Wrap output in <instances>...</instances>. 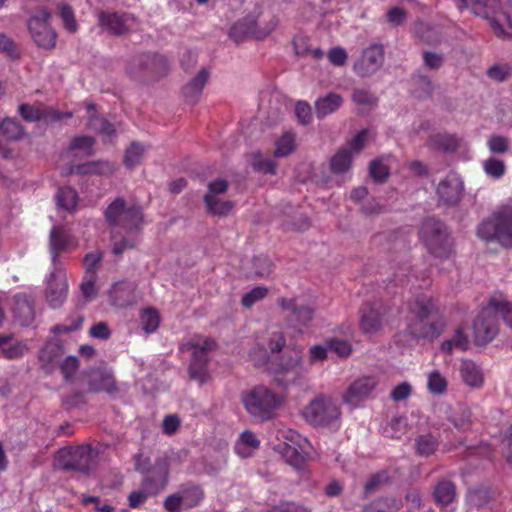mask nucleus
<instances>
[{"instance_id": "f257e3e1", "label": "nucleus", "mask_w": 512, "mask_h": 512, "mask_svg": "<svg viewBox=\"0 0 512 512\" xmlns=\"http://www.w3.org/2000/svg\"><path fill=\"white\" fill-rule=\"evenodd\" d=\"M105 218L112 227V251L115 255L136 245V234L143 224L139 205L126 204L123 199L117 198L107 207Z\"/></svg>"}, {"instance_id": "f03ea898", "label": "nucleus", "mask_w": 512, "mask_h": 512, "mask_svg": "<svg viewBox=\"0 0 512 512\" xmlns=\"http://www.w3.org/2000/svg\"><path fill=\"white\" fill-rule=\"evenodd\" d=\"M444 322L438 318V308L429 296H419L409 304L406 319V333L413 339L437 338L444 329Z\"/></svg>"}, {"instance_id": "7ed1b4c3", "label": "nucleus", "mask_w": 512, "mask_h": 512, "mask_svg": "<svg viewBox=\"0 0 512 512\" xmlns=\"http://www.w3.org/2000/svg\"><path fill=\"white\" fill-rule=\"evenodd\" d=\"M241 402L246 412L255 420L268 421L285 402V396L265 385H256L241 393Z\"/></svg>"}, {"instance_id": "20e7f679", "label": "nucleus", "mask_w": 512, "mask_h": 512, "mask_svg": "<svg viewBox=\"0 0 512 512\" xmlns=\"http://www.w3.org/2000/svg\"><path fill=\"white\" fill-rule=\"evenodd\" d=\"M273 380L280 386L288 387L299 383L308 373L303 360V349L295 346L289 348L268 368Z\"/></svg>"}, {"instance_id": "39448f33", "label": "nucleus", "mask_w": 512, "mask_h": 512, "mask_svg": "<svg viewBox=\"0 0 512 512\" xmlns=\"http://www.w3.org/2000/svg\"><path fill=\"white\" fill-rule=\"evenodd\" d=\"M477 235L487 242L512 248V207L503 206L494 210L478 225Z\"/></svg>"}, {"instance_id": "423d86ee", "label": "nucleus", "mask_w": 512, "mask_h": 512, "mask_svg": "<svg viewBox=\"0 0 512 512\" xmlns=\"http://www.w3.org/2000/svg\"><path fill=\"white\" fill-rule=\"evenodd\" d=\"M214 348L215 342L202 335H194L182 345V349L192 356L189 375L191 379L201 385L207 384L211 380L210 372L207 369V361L209 353Z\"/></svg>"}, {"instance_id": "0eeeda50", "label": "nucleus", "mask_w": 512, "mask_h": 512, "mask_svg": "<svg viewBox=\"0 0 512 512\" xmlns=\"http://www.w3.org/2000/svg\"><path fill=\"white\" fill-rule=\"evenodd\" d=\"M302 416L315 427H338L341 420V408L336 399L320 395L303 408Z\"/></svg>"}, {"instance_id": "6e6552de", "label": "nucleus", "mask_w": 512, "mask_h": 512, "mask_svg": "<svg viewBox=\"0 0 512 512\" xmlns=\"http://www.w3.org/2000/svg\"><path fill=\"white\" fill-rule=\"evenodd\" d=\"M507 300L499 295L492 297L488 304L481 310L473 323V332L477 344L490 342L497 334V318L500 316V308H507Z\"/></svg>"}, {"instance_id": "1a4fd4ad", "label": "nucleus", "mask_w": 512, "mask_h": 512, "mask_svg": "<svg viewBox=\"0 0 512 512\" xmlns=\"http://www.w3.org/2000/svg\"><path fill=\"white\" fill-rule=\"evenodd\" d=\"M277 438L282 442L279 445V452L286 461L296 469H301L309 457V442L293 429H281Z\"/></svg>"}, {"instance_id": "9d476101", "label": "nucleus", "mask_w": 512, "mask_h": 512, "mask_svg": "<svg viewBox=\"0 0 512 512\" xmlns=\"http://www.w3.org/2000/svg\"><path fill=\"white\" fill-rule=\"evenodd\" d=\"M420 237L429 251L437 257H446L451 252V242L446 228L437 220L427 219L424 221Z\"/></svg>"}, {"instance_id": "9b49d317", "label": "nucleus", "mask_w": 512, "mask_h": 512, "mask_svg": "<svg viewBox=\"0 0 512 512\" xmlns=\"http://www.w3.org/2000/svg\"><path fill=\"white\" fill-rule=\"evenodd\" d=\"M454 5L462 10L469 8L473 14L483 17L490 21L495 34L499 37H512V33L506 32L501 23V19L497 18L499 0H452Z\"/></svg>"}, {"instance_id": "f8f14e48", "label": "nucleus", "mask_w": 512, "mask_h": 512, "mask_svg": "<svg viewBox=\"0 0 512 512\" xmlns=\"http://www.w3.org/2000/svg\"><path fill=\"white\" fill-rule=\"evenodd\" d=\"M370 137L369 130H362L355 135L346 146L340 148L330 160V169L335 174L346 173L352 164L355 155L365 147Z\"/></svg>"}, {"instance_id": "ddd939ff", "label": "nucleus", "mask_w": 512, "mask_h": 512, "mask_svg": "<svg viewBox=\"0 0 512 512\" xmlns=\"http://www.w3.org/2000/svg\"><path fill=\"white\" fill-rule=\"evenodd\" d=\"M379 384L377 376L362 375L355 378L342 394V401L350 409H356L365 402Z\"/></svg>"}, {"instance_id": "4468645a", "label": "nucleus", "mask_w": 512, "mask_h": 512, "mask_svg": "<svg viewBox=\"0 0 512 512\" xmlns=\"http://www.w3.org/2000/svg\"><path fill=\"white\" fill-rule=\"evenodd\" d=\"M50 14L41 10L28 21V29L34 42L41 48L51 49L56 44V33L49 25Z\"/></svg>"}, {"instance_id": "2eb2a0df", "label": "nucleus", "mask_w": 512, "mask_h": 512, "mask_svg": "<svg viewBox=\"0 0 512 512\" xmlns=\"http://www.w3.org/2000/svg\"><path fill=\"white\" fill-rule=\"evenodd\" d=\"M68 293L66 273L61 265H52V269L46 277V299L51 307L61 306Z\"/></svg>"}, {"instance_id": "dca6fc26", "label": "nucleus", "mask_w": 512, "mask_h": 512, "mask_svg": "<svg viewBox=\"0 0 512 512\" xmlns=\"http://www.w3.org/2000/svg\"><path fill=\"white\" fill-rule=\"evenodd\" d=\"M92 459L89 446L66 447L60 449L56 456V463L63 469L85 470Z\"/></svg>"}, {"instance_id": "f3484780", "label": "nucleus", "mask_w": 512, "mask_h": 512, "mask_svg": "<svg viewBox=\"0 0 512 512\" xmlns=\"http://www.w3.org/2000/svg\"><path fill=\"white\" fill-rule=\"evenodd\" d=\"M387 309L380 303L367 305L363 308L360 318V329L365 335L379 333L386 323Z\"/></svg>"}, {"instance_id": "a211bd4d", "label": "nucleus", "mask_w": 512, "mask_h": 512, "mask_svg": "<svg viewBox=\"0 0 512 512\" xmlns=\"http://www.w3.org/2000/svg\"><path fill=\"white\" fill-rule=\"evenodd\" d=\"M463 191V181L456 173H449L437 186L439 200L446 205H456L461 200Z\"/></svg>"}, {"instance_id": "6ab92c4d", "label": "nucleus", "mask_w": 512, "mask_h": 512, "mask_svg": "<svg viewBox=\"0 0 512 512\" xmlns=\"http://www.w3.org/2000/svg\"><path fill=\"white\" fill-rule=\"evenodd\" d=\"M384 51L380 45H371L364 50L354 65L355 71L361 76L375 73L383 64Z\"/></svg>"}, {"instance_id": "aec40b11", "label": "nucleus", "mask_w": 512, "mask_h": 512, "mask_svg": "<svg viewBox=\"0 0 512 512\" xmlns=\"http://www.w3.org/2000/svg\"><path fill=\"white\" fill-rule=\"evenodd\" d=\"M100 26L113 35L126 33L135 24V18L131 14L100 12L98 15Z\"/></svg>"}, {"instance_id": "412c9836", "label": "nucleus", "mask_w": 512, "mask_h": 512, "mask_svg": "<svg viewBox=\"0 0 512 512\" xmlns=\"http://www.w3.org/2000/svg\"><path fill=\"white\" fill-rule=\"evenodd\" d=\"M77 240L64 228L55 226L50 232V252L52 265H60L58 255L63 251H70L77 247Z\"/></svg>"}, {"instance_id": "4be33fe9", "label": "nucleus", "mask_w": 512, "mask_h": 512, "mask_svg": "<svg viewBox=\"0 0 512 512\" xmlns=\"http://www.w3.org/2000/svg\"><path fill=\"white\" fill-rule=\"evenodd\" d=\"M109 299L113 306L125 308L138 302L139 295L133 284L121 281L115 283L109 291Z\"/></svg>"}, {"instance_id": "5701e85b", "label": "nucleus", "mask_w": 512, "mask_h": 512, "mask_svg": "<svg viewBox=\"0 0 512 512\" xmlns=\"http://www.w3.org/2000/svg\"><path fill=\"white\" fill-rule=\"evenodd\" d=\"M87 377L88 388L92 392L113 394L117 391L113 373L107 368L92 369L88 372Z\"/></svg>"}, {"instance_id": "b1692460", "label": "nucleus", "mask_w": 512, "mask_h": 512, "mask_svg": "<svg viewBox=\"0 0 512 512\" xmlns=\"http://www.w3.org/2000/svg\"><path fill=\"white\" fill-rule=\"evenodd\" d=\"M254 16L257 17V26H255L254 39L263 40L267 38L278 26L279 17L270 8L256 7Z\"/></svg>"}, {"instance_id": "393cba45", "label": "nucleus", "mask_w": 512, "mask_h": 512, "mask_svg": "<svg viewBox=\"0 0 512 512\" xmlns=\"http://www.w3.org/2000/svg\"><path fill=\"white\" fill-rule=\"evenodd\" d=\"M168 475L169 470L167 463L165 461H159L143 480V486L145 488L150 487V492L158 494L167 486Z\"/></svg>"}, {"instance_id": "a878e982", "label": "nucleus", "mask_w": 512, "mask_h": 512, "mask_svg": "<svg viewBox=\"0 0 512 512\" xmlns=\"http://www.w3.org/2000/svg\"><path fill=\"white\" fill-rule=\"evenodd\" d=\"M462 381L473 389H480L484 384V372L482 368L472 360H462L459 368Z\"/></svg>"}, {"instance_id": "bb28decb", "label": "nucleus", "mask_w": 512, "mask_h": 512, "mask_svg": "<svg viewBox=\"0 0 512 512\" xmlns=\"http://www.w3.org/2000/svg\"><path fill=\"white\" fill-rule=\"evenodd\" d=\"M255 26H257V17L254 16L253 11L232 25L229 36L237 43L248 38H254Z\"/></svg>"}, {"instance_id": "cd10ccee", "label": "nucleus", "mask_w": 512, "mask_h": 512, "mask_svg": "<svg viewBox=\"0 0 512 512\" xmlns=\"http://www.w3.org/2000/svg\"><path fill=\"white\" fill-rule=\"evenodd\" d=\"M210 78V71L207 68H201L195 77H193L184 87L183 93L189 103H196Z\"/></svg>"}, {"instance_id": "c85d7f7f", "label": "nucleus", "mask_w": 512, "mask_h": 512, "mask_svg": "<svg viewBox=\"0 0 512 512\" xmlns=\"http://www.w3.org/2000/svg\"><path fill=\"white\" fill-rule=\"evenodd\" d=\"M279 305L284 311H290L299 324L306 328L313 319V311L309 307L302 306L298 303L297 298H282Z\"/></svg>"}, {"instance_id": "c756f323", "label": "nucleus", "mask_w": 512, "mask_h": 512, "mask_svg": "<svg viewBox=\"0 0 512 512\" xmlns=\"http://www.w3.org/2000/svg\"><path fill=\"white\" fill-rule=\"evenodd\" d=\"M259 446L260 440L258 437L252 431L245 430L239 435L234 449L237 455L247 458L252 456Z\"/></svg>"}, {"instance_id": "7c9ffc66", "label": "nucleus", "mask_w": 512, "mask_h": 512, "mask_svg": "<svg viewBox=\"0 0 512 512\" xmlns=\"http://www.w3.org/2000/svg\"><path fill=\"white\" fill-rule=\"evenodd\" d=\"M19 112L21 116L27 121H36L42 117L45 119V121H60L64 118H70L72 116L71 113H60L56 110H50L45 114H42L40 110L25 104L19 107Z\"/></svg>"}, {"instance_id": "2f4dec72", "label": "nucleus", "mask_w": 512, "mask_h": 512, "mask_svg": "<svg viewBox=\"0 0 512 512\" xmlns=\"http://www.w3.org/2000/svg\"><path fill=\"white\" fill-rule=\"evenodd\" d=\"M343 99L339 94L328 93L315 102V112L318 118H324L339 109Z\"/></svg>"}, {"instance_id": "473e14b6", "label": "nucleus", "mask_w": 512, "mask_h": 512, "mask_svg": "<svg viewBox=\"0 0 512 512\" xmlns=\"http://www.w3.org/2000/svg\"><path fill=\"white\" fill-rule=\"evenodd\" d=\"M296 148L295 134L286 131L275 140V157H286L294 152Z\"/></svg>"}, {"instance_id": "72a5a7b5", "label": "nucleus", "mask_w": 512, "mask_h": 512, "mask_svg": "<svg viewBox=\"0 0 512 512\" xmlns=\"http://www.w3.org/2000/svg\"><path fill=\"white\" fill-rule=\"evenodd\" d=\"M448 381L439 370H432L427 374V390L433 395H442L446 392Z\"/></svg>"}, {"instance_id": "f704fd0d", "label": "nucleus", "mask_w": 512, "mask_h": 512, "mask_svg": "<svg viewBox=\"0 0 512 512\" xmlns=\"http://www.w3.org/2000/svg\"><path fill=\"white\" fill-rule=\"evenodd\" d=\"M145 152V145L138 142L131 143V145L126 149L124 154V165L129 169H132L135 166L139 165L141 160L143 159Z\"/></svg>"}, {"instance_id": "c9c22d12", "label": "nucleus", "mask_w": 512, "mask_h": 512, "mask_svg": "<svg viewBox=\"0 0 512 512\" xmlns=\"http://www.w3.org/2000/svg\"><path fill=\"white\" fill-rule=\"evenodd\" d=\"M115 171V165L110 162H95L84 165L72 167L70 173H98V174H111Z\"/></svg>"}, {"instance_id": "e433bc0d", "label": "nucleus", "mask_w": 512, "mask_h": 512, "mask_svg": "<svg viewBox=\"0 0 512 512\" xmlns=\"http://www.w3.org/2000/svg\"><path fill=\"white\" fill-rule=\"evenodd\" d=\"M251 165L255 171L261 173L275 174L276 172L275 161L261 152H255L252 154Z\"/></svg>"}, {"instance_id": "4c0bfd02", "label": "nucleus", "mask_w": 512, "mask_h": 512, "mask_svg": "<svg viewBox=\"0 0 512 512\" xmlns=\"http://www.w3.org/2000/svg\"><path fill=\"white\" fill-rule=\"evenodd\" d=\"M434 497L441 506L450 504L455 498L454 485L449 481L439 482L435 487Z\"/></svg>"}, {"instance_id": "58836bf2", "label": "nucleus", "mask_w": 512, "mask_h": 512, "mask_svg": "<svg viewBox=\"0 0 512 512\" xmlns=\"http://www.w3.org/2000/svg\"><path fill=\"white\" fill-rule=\"evenodd\" d=\"M468 347L469 340L460 329L456 330L451 339H448L441 344V350L445 353H451L456 349L467 350Z\"/></svg>"}, {"instance_id": "ea45409f", "label": "nucleus", "mask_w": 512, "mask_h": 512, "mask_svg": "<svg viewBox=\"0 0 512 512\" xmlns=\"http://www.w3.org/2000/svg\"><path fill=\"white\" fill-rule=\"evenodd\" d=\"M140 323L146 333H153L159 327L160 316L156 310L146 308L140 314Z\"/></svg>"}, {"instance_id": "a19ab883", "label": "nucleus", "mask_w": 512, "mask_h": 512, "mask_svg": "<svg viewBox=\"0 0 512 512\" xmlns=\"http://www.w3.org/2000/svg\"><path fill=\"white\" fill-rule=\"evenodd\" d=\"M204 200L208 211L214 215L226 216L233 210V203L230 201L212 199L211 196H205Z\"/></svg>"}, {"instance_id": "79ce46f5", "label": "nucleus", "mask_w": 512, "mask_h": 512, "mask_svg": "<svg viewBox=\"0 0 512 512\" xmlns=\"http://www.w3.org/2000/svg\"><path fill=\"white\" fill-rule=\"evenodd\" d=\"M58 206L65 210H72L77 205V193L71 187H64L60 189L56 195Z\"/></svg>"}, {"instance_id": "37998d69", "label": "nucleus", "mask_w": 512, "mask_h": 512, "mask_svg": "<svg viewBox=\"0 0 512 512\" xmlns=\"http://www.w3.org/2000/svg\"><path fill=\"white\" fill-rule=\"evenodd\" d=\"M0 132L3 136L10 140H18L22 138L24 131L21 125L14 119H4L0 123Z\"/></svg>"}, {"instance_id": "c03bdc74", "label": "nucleus", "mask_w": 512, "mask_h": 512, "mask_svg": "<svg viewBox=\"0 0 512 512\" xmlns=\"http://www.w3.org/2000/svg\"><path fill=\"white\" fill-rule=\"evenodd\" d=\"M94 140L88 136L76 137L70 144L69 151L75 155H90L93 151Z\"/></svg>"}, {"instance_id": "a18cd8bd", "label": "nucleus", "mask_w": 512, "mask_h": 512, "mask_svg": "<svg viewBox=\"0 0 512 512\" xmlns=\"http://www.w3.org/2000/svg\"><path fill=\"white\" fill-rule=\"evenodd\" d=\"M182 501L184 503V508H191L200 503L203 498V492L199 487H185L179 491Z\"/></svg>"}, {"instance_id": "49530a36", "label": "nucleus", "mask_w": 512, "mask_h": 512, "mask_svg": "<svg viewBox=\"0 0 512 512\" xmlns=\"http://www.w3.org/2000/svg\"><path fill=\"white\" fill-rule=\"evenodd\" d=\"M432 145L444 151H454L459 144L458 139L450 134H437L431 139Z\"/></svg>"}, {"instance_id": "de8ad7c7", "label": "nucleus", "mask_w": 512, "mask_h": 512, "mask_svg": "<svg viewBox=\"0 0 512 512\" xmlns=\"http://www.w3.org/2000/svg\"><path fill=\"white\" fill-rule=\"evenodd\" d=\"M15 314L21 325H29L34 319L32 305L27 301H18L15 307Z\"/></svg>"}, {"instance_id": "09e8293b", "label": "nucleus", "mask_w": 512, "mask_h": 512, "mask_svg": "<svg viewBox=\"0 0 512 512\" xmlns=\"http://www.w3.org/2000/svg\"><path fill=\"white\" fill-rule=\"evenodd\" d=\"M483 169L488 176L499 179L505 173V164L502 160L489 158L483 162Z\"/></svg>"}, {"instance_id": "8fccbe9b", "label": "nucleus", "mask_w": 512, "mask_h": 512, "mask_svg": "<svg viewBox=\"0 0 512 512\" xmlns=\"http://www.w3.org/2000/svg\"><path fill=\"white\" fill-rule=\"evenodd\" d=\"M437 441L431 435L420 436L416 441L417 453L422 456L433 454L437 448Z\"/></svg>"}, {"instance_id": "3c124183", "label": "nucleus", "mask_w": 512, "mask_h": 512, "mask_svg": "<svg viewBox=\"0 0 512 512\" xmlns=\"http://www.w3.org/2000/svg\"><path fill=\"white\" fill-rule=\"evenodd\" d=\"M406 425L407 423L404 418H393L388 427L385 428V434L391 438H400L406 432Z\"/></svg>"}, {"instance_id": "603ef678", "label": "nucleus", "mask_w": 512, "mask_h": 512, "mask_svg": "<svg viewBox=\"0 0 512 512\" xmlns=\"http://www.w3.org/2000/svg\"><path fill=\"white\" fill-rule=\"evenodd\" d=\"M267 292H268L267 288H265L263 286H259V287L252 289L251 291L245 293L242 297L243 306L250 308L255 303H257L258 301L265 298V296L267 295Z\"/></svg>"}, {"instance_id": "864d4df0", "label": "nucleus", "mask_w": 512, "mask_h": 512, "mask_svg": "<svg viewBox=\"0 0 512 512\" xmlns=\"http://www.w3.org/2000/svg\"><path fill=\"white\" fill-rule=\"evenodd\" d=\"M27 351V346L23 342H15L7 345V342L1 347V352L8 359L23 356Z\"/></svg>"}, {"instance_id": "5fc2aeb1", "label": "nucleus", "mask_w": 512, "mask_h": 512, "mask_svg": "<svg viewBox=\"0 0 512 512\" xmlns=\"http://www.w3.org/2000/svg\"><path fill=\"white\" fill-rule=\"evenodd\" d=\"M398 504L394 499H383L374 502L364 512H396Z\"/></svg>"}, {"instance_id": "6e6d98bb", "label": "nucleus", "mask_w": 512, "mask_h": 512, "mask_svg": "<svg viewBox=\"0 0 512 512\" xmlns=\"http://www.w3.org/2000/svg\"><path fill=\"white\" fill-rule=\"evenodd\" d=\"M96 273L85 274L81 283V292L86 300H91L96 295Z\"/></svg>"}, {"instance_id": "4d7b16f0", "label": "nucleus", "mask_w": 512, "mask_h": 512, "mask_svg": "<svg viewBox=\"0 0 512 512\" xmlns=\"http://www.w3.org/2000/svg\"><path fill=\"white\" fill-rule=\"evenodd\" d=\"M156 493L150 492V487L145 488L143 485L141 489L133 491L128 497L129 505L132 508H137L142 505L149 496L155 495Z\"/></svg>"}, {"instance_id": "13d9d810", "label": "nucleus", "mask_w": 512, "mask_h": 512, "mask_svg": "<svg viewBox=\"0 0 512 512\" xmlns=\"http://www.w3.org/2000/svg\"><path fill=\"white\" fill-rule=\"evenodd\" d=\"M389 166L383 160L373 161L370 165V174L376 181H383L389 175Z\"/></svg>"}, {"instance_id": "bf43d9fd", "label": "nucleus", "mask_w": 512, "mask_h": 512, "mask_svg": "<svg viewBox=\"0 0 512 512\" xmlns=\"http://www.w3.org/2000/svg\"><path fill=\"white\" fill-rule=\"evenodd\" d=\"M254 274L260 277L271 272L272 263L266 256H257L253 259Z\"/></svg>"}, {"instance_id": "052dcab7", "label": "nucleus", "mask_w": 512, "mask_h": 512, "mask_svg": "<svg viewBox=\"0 0 512 512\" xmlns=\"http://www.w3.org/2000/svg\"><path fill=\"white\" fill-rule=\"evenodd\" d=\"M329 351L340 357H348L352 352L351 344L345 340L334 339L328 342Z\"/></svg>"}, {"instance_id": "680f3d73", "label": "nucleus", "mask_w": 512, "mask_h": 512, "mask_svg": "<svg viewBox=\"0 0 512 512\" xmlns=\"http://www.w3.org/2000/svg\"><path fill=\"white\" fill-rule=\"evenodd\" d=\"M89 126L96 130V131H99L100 133L108 136V137H111L115 130L114 128L112 127V125L110 123H108L105 119L103 118H97V117H90L89 118Z\"/></svg>"}, {"instance_id": "e2e57ef3", "label": "nucleus", "mask_w": 512, "mask_h": 512, "mask_svg": "<svg viewBox=\"0 0 512 512\" xmlns=\"http://www.w3.org/2000/svg\"><path fill=\"white\" fill-rule=\"evenodd\" d=\"M249 358L255 366L261 367L265 365L268 359L266 348L260 344L255 345L249 353Z\"/></svg>"}, {"instance_id": "0e129e2a", "label": "nucleus", "mask_w": 512, "mask_h": 512, "mask_svg": "<svg viewBox=\"0 0 512 512\" xmlns=\"http://www.w3.org/2000/svg\"><path fill=\"white\" fill-rule=\"evenodd\" d=\"M60 15L63 20L65 28L69 32H75L77 30V23L74 18V13L72 9L67 5H62L60 7Z\"/></svg>"}, {"instance_id": "69168bd1", "label": "nucleus", "mask_w": 512, "mask_h": 512, "mask_svg": "<svg viewBox=\"0 0 512 512\" xmlns=\"http://www.w3.org/2000/svg\"><path fill=\"white\" fill-rule=\"evenodd\" d=\"M327 57L330 63L333 64L334 66H343L348 59V55L345 49L341 47H334L330 49L327 54Z\"/></svg>"}, {"instance_id": "338daca9", "label": "nucleus", "mask_w": 512, "mask_h": 512, "mask_svg": "<svg viewBox=\"0 0 512 512\" xmlns=\"http://www.w3.org/2000/svg\"><path fill=\"white\" fill-rule=\"evenodd\" d=\"M488 148L492 153H504L508 149V142L506 138L498 135H493L488 139Z\"/></svg>"}, {"instance_id": "774afa93", "label": "nucleus", "mask_w": 512, "mask_h": 512, "mask_svg": "<svg viewBox=\"0 0 512 512\" xmlns=\"http://www.w3.org/2000/svg\"><path fill=\"white\" fill-rule=\"evenodd\" d=\"M164 507L168 512H180L184 509V503L179 492L169 495L164 501Z\"/></svg>"}]
</instances>
